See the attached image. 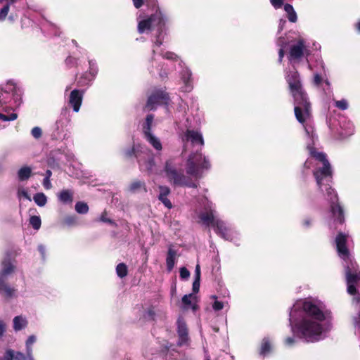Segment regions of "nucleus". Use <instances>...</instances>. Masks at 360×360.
<instances>
[{
	"mask_svg": "<svg viewBox=\"0 0 360 360\" xmlns=\"http://www.w3.org/2000/svg\"><path fill=\"white\" fill-rule=\"evenodd\" d=\"M177 333L181 342H186L188 340V328L186 322L183 319H179L177 321Z\"/></svg>",
	"mask_w": 360,
	"mask_h": 360,
	"instance_id": "obj_18",
	"label": "nucleus"
},
{
	"mask_svg": "<svg viewBox=\"0 0 360 360\" xmlns=\"http://www.w3.org/2000/svg\"><path fill=\"white\" fill-rule=\"evenodd\" d=\"M311 156L316 160L322 162L323 167H318L314 170V175L319 188L326 192L328 200L331 203V212L335 220L342 224L344 222L343 211L340 206L335 202L338 201V196L333 189L331 188L329 184L331 182L333 172L330 165L326 159V154L315 151L313 148L309 147Z\"/></svg>",
	"mask_w": 360,
	"mask_h": 360,
	"instance_id": "obj_2",
	"label": "nucleus"
},
{
	"mask_svg": "<svg viewBox=\"0 0 360 360\" xmlns=\"http://www.w3.org/2000/svg\"><path fill=\"white\" fill-rule=\"evenodd\" d=\"M107 212L104 211L100 217V221L102 222L108 223L109 224H115V222L106 217Z\"/></svg>",
	"mask_w": 360,
	"mask_h": 360,
	"instance_id": "obj_47",
	"label": "nucleus"
},
{
	"mask_svg": "<svg viewBox=\"0 0 360 360\" xmlns=\"http://www.w3.org/2000/svg\"><path fill=\"white\" fill-rule=\"evenodd\" d=\"M65 64L67 65V66H68L69 68H72L73 66H75L77 65V58L72 57V56H68L67 57V58L65 59Z\"/></svg>",
	"mask_w": 360,
	"mask_h": 360,
	"instance_id": "obj_44",
	"label": "nucleus"
},
{
	"mask_svg": "<svg viewBox=\"0 0 360 360\" xmlns=\"http://www.w3.org/2000/svg\"><path fill=\"white\" fill-rule=\"evenodd\" d=\"M354 326L356 328V331L357 333H360V314L358 317L354 318Z\"/></svg>",
	"mask_w": 360,
	"mask_h": 360,
	"instance_id": "obj_51",
	"label": "nucleus"
},
{
	"mask_svg": "<svg viewBox=\"0 0 360 360\" xmlns=\"http://www.w3.org/2000/svg\"><path fill=\"white\" fill-rule=\"evenodd\" d=\"M43 186L46 189H50L52 187L50 179L44 178L43 180Z\"/></svg>",
	"mask_w": 360,
	"mask_h": 360,
	"instance_id": "obj_56",
	"label": "nucleus"
},
{
	"mask_svg": "<svg viewBox=\"0 0 360 360\" xmlns=\"http://www.w3.org/2000/svg\"><path fill=\"white\" fill-rule=\"evenodd\" d=\"M129 191L131 193H136L141 190H143L145 192L147 191L146 183L143 181L134 180L129 186Z\"/></svg>",
	"mask_w": 360,
	"mask_h": 360,
	"instance_id": "obj_21",
	"label": "nucleus"
},
{
	"mask_svg": "<svg viewBox=\"0 0 360 360\" xmlns=\"http://www.w3.org/2000/svg\"><path fill=\"white\" fill-rule=\"evenodd\" d=\"M286 80L295 100V115L299 122L307 124L311 121V105L302 89L299 74L292 71L286 75Z\"/></svg>",
	"mask_w": 360,
	"mask_h": 360,
	"instance_id": "obj_4",
	"label": "nucleus"
},
{
	"mask_svg": "<svg viewBox=\"0 0 360 360\" xmlns=\"http://www.w3.org/2000/svg\"><path fill=\"white\" fill-rule=\"evenodd\" d=\"M195 280H200V266L197 264L195 269Z\"/></svg>",
	"mask_w": 360,
	"mask_h": 360,
	"instance_id": "obj_55",
	"label": "nucleus"
},
{
	"mask_svg": "<svg viewBox=\"0 0 360 360\" xmlns=\"http://www.w3.org/2000/svg\"><path fill=\"white\" fill-rule=\"evenodd\" d=\"M158 188L160 191L158 197H167L171 193V190L168 186H159Z\"/></svg>",
	"mask_w": 360,
	"mask_h": 360,
	"instance_id": "obj_36",
	"label": "nucleus"
},
{
	"mask_svg": "<svg viewBox=\"0 0 360 360\" xmlns=\"http://www.w3.org/2000/svg\"><path fill=\"white\" fill-rule=\"evenodd\" d=\"M11 4L10 1H8L6 5H4L0 10V21H4L6 19L10 9Z\"/></svg>",
	"mask_w": 360,
	"mask_h": 360,
	"instance_id": "obj_34",
	"label": "nucleus"
},
{
	"mask_svg": "<svg viewBox=\"0 0 360 360\" xmlns=\"http://www.w3.org/2000/svg\"><path fill=\"white\" fill-rule=\"evenodd\" d=\"M6 326L5 324V323L0 320V338H1L4 333L6 332Z\"/></svg>",
	"mask_w": 360,
	"mask_h": 360,
	"instance_id": "obj_53",
	"label": "nucleus"
},
{
	"mask_svg": "<svg viewBox=\"0 0 360 360\" xmlns=\"http://www.w3.org/2000/svg\"><path fill=\"white\" fill-rule=\"evenodd\" d=\"M154 120V115L153 114H148L146 120L143 124V133L146 136L151 133L152 124Z\"/></svg>",
	"mask_w": 360,
	"mask_h": 360,
	"instance_id": "obj_25",
	"label": "nucleus"
},
{
	"mask_svg": "<svg viewBox=\"0 0 360 360\" xmlns=\"http://www.w3.org/2000/svg\"><path fill=\"white\" fill-rule=\"evenodd\" d=\"M133 4L136 8H139L143 5V0H132Z\"/></svg>",
	"mask_w": 360,
	"mask_h": 360,
	"instance_id": "obj_57",
	"label": "nucleus"
},
{
	"mask_svg": "<svg viewBox=\"0 0 360 360\" xmlns=\"http://www.w3.org/2000/svg\"><path fill=\"white\" fill-rule=\"evenodd\" d=\"M18 195L19 198L22 196V197L25 198L26 199L31 200V198H30V195H28L27 191H25V189L18 190Z\"/></svg>",
	"mask_w": 360,
	"mask_h": 360,
	"instance_id": "obj_49",
	"label": "nucleus"
},
{
	"mask_svg": "<svg viewBox=\"0 0 360 360\" xmlns=\"http://www.w3.org/2000/svg\"><path fill=\"white\" fill-rule=\"evenodd\" d=\"M18 250H7L5 252L4 257L1 261V271L0 276L6 277L7 276L15 272L16 266L13 262H15V257L18 255Z\"/></svg>",
	"mask_w": 360,
	"mask_h": 360,
	"instance_id": "obj_8",
	"label": "nucleus"
},
{
	"mask_svg": "<svg viewBox=\"0 0 360 360\" xmlns=\"http://www.w3.org/2000/svg\"><path fill=\"white\" fill-rule=\"evenodd\" d=\"M306 51L304 41L300 39L297 44L291 46L290 50L289 60L292 62L294 60L300 58Z\"/></svg>",
	"mask_w": 360,
	"mask_h": 360,
	"instance_id": "obj_13",
	"label": "nucleus"
},
{
	"mask_svg": "<svg viewBox=\"0 0 360 360\" xmlns=\"http://www.w3.org/2000/svg\"><path fill=\"white\" fill-rule=\"evenodd\" d=\"M60 224L63 227L75 226L77 224V217L75 215H67L61 219Z\"/></svg>",
	"mask_w": 360,
	"mask_h": 360,
	"instance_id": "obj_23",
	"label": "nucleus"
},
{
	"mask_svg": "<svg viewBox=\"0 0 360 360\" xmlns=\"http://www.w3.org/2000/svg\"><path fill=\"white\" fill-rule=\"evenodd\" d=\"M195 299L196 296H195L193 293L184 295L181 299L184 308L188 309L192 304V300Z\"/></svg>",
	"mask_w": 360,
	"mask_h": 360,
	"instance_id": "obj_30",
	"label": "nucleus"
},
{
	"mask_svg": "<svg viewBox=\"0 0 360 360\" xmlns=\"http://www.w3.org/2000/svg\"><path fill=\"white\" fill-rule=\"evenodd\" d=\"M270 348H271V346H270L269 341L266 338H264L262 341V346H261V351H260L261 354H266V353H268L270 351Z\"/></svg>",
	"mask_w": 360,
	"mask_h": 360,
	"instance_id": "obj_35",
	"label": "nucleus"
},
{
	"mask_svg": "<svg viewBox=\"0 0 360 360\" xmlns=\"http://www.w3.org/2000/svg\"><path fill=\"white\" fill-rule=\"evenodd\" d=\"M75 210L79 214H86L89 211V206L86 202L79 201L75 204Z\"/></svg>",
	"mask_w": 360,
	"mask_h": 360,
	"instance_id": "obj_31",
	"label": "nucleus"
},
{
	"mask_svg": "<svg viewBox=\"0 0 360 360\" xmlns=\"http://www.w3.org/2000/svg\"><path fill=\"white\" fill-rule=\"evenodd\" d=\"M144 138L155 150H162V146L160 140L155 136L152 133L144 136Z\"/></svg>",
	"mask_w": 360,
	"mask_h": 360,
	"instance_id": "obj_22",
	"label": "nucleus"
},
{
	"mask_svg": "<svg viewBox=\"0 0 360 360\" xmlns=\"http://www.w3.org/2000/svg\"><path fill=\"white\" fill-rule=\"evenodd\" d=\"M36 341V338L34 335H30L26 341V352L27 353H32V345Z\"/></svg>",
	"mask_w": 360,
	"mask_h": 360,
	"instance_id": "obj_37",
	"label": "nucleus"
},
{
	"mask_svg": "<svg viewBox=\"0 0 360 360\" xmlns=\"http://www.w3.org/2000/svg\"><path fill=\"white\" fill-rule=\"evenodd\" d=\"M31 134L35 139H39L42 135L41 129L39 127H34L31 131Z\"/></svg>",
	"mask_w": 360,
	"mask_h": 360,
	"instance_id": "obj_43",
	"label": "nucleus"
},
{
	"mask_svg": "<svg viewBox=\"0 0 360 360\" xmlns=\"http://www.w3.org/2000/svg\"><path fill=\"white\" fill-rule=\"evenodd\" d=\"M116 273L120 278H124L128 274L127 266L124 263L118 264L116 266Z\"/></svg>",
	"mask_w": 360,
	"mask_h": 360,
	"instance_id": "obj_29",
	"label": "nucleus"
},
{
	"mask_svg": "<svg viewBox=\"0 0 360 360\" xmlns=\"http://www.w3.org/2000/svg\"><path fill=\"white\" fill-rule=\"evenodd\" d=\"M84 94V91L79 89H74L70 92L69 96V104L71 105L73 110L76 112H77L80 109Z\"/></svg>",
	"mask_w": 360,
	"mask_h": 360,
	"instance_id": "obj_12",
	"label": "nucleus"
},
{
	"mask_svg": "<svg viewBox=\"0 0 360 360\" xmlns=\"http://www.w3.org/2000/svg\"><path fill=\"white\" fill-rule=\"evenodd\" d=\"M139 164L140 166H145L146 169L148 172H151L153 171V169L155 166V160L153 157L148 158L147 160H146L143 163L141 162V160H138Z\"/></svg>",
	"mask_w": 360,
	"mask_h": 360,
	"instance_id": "obj_28",
	"label": "nucleus"
},
{
	"mask_svg": "<svg viewBox=\"0 0 360 360\" xmlns=\"http://www.w3.org/2000/svg\"><path fill=\"white\" fill-rule=\"evenodd\" d=\"M161 36H162V34H159V33H158L157 39H156V41L155 42V44L157 46H160L162 44V40L161 39Z\"/></svg>",
	"mask_w": 360,
	"mask_h": 360,
	"instance_id": "obj_59",
	"label": "nucleus"
},
{
	"mask_svg": "<svg viewBox=\"0 0 360 360\" xmlns=\"http://www.w3.org/2000/svg\"><path fill=\"white\" fill-rule=\"evenodd\" d=\"M0 360H14V351L11 349H7Z\"/></svg>",
	"mask_w": 360,
	"mask_h": 360,
	"instance_id": "obj_39",
	"label": "nucleus"
},
{
	"mask_svg": "<svg viewBox=\"0 0 360 360\" xmlns=\"http://www.w3.org/2000/svg\"><path fill=\"white\" fill-rule=\"evenodd\" d=\"M200 281V280H195L194 279L193 283V288H192L193 293H198L199 292Z\"/></svg>",
	"mask_w": 360,
	"mask_h": 360,
	"instance_id": "obj_48",
	"label": "nucleus"
},
{
	"mask_svg": "<svg viewBox=\"0 0 360 360\" xmlns=\"http://www.w3.org/2000/svg\"><path fill=\"white\" fill-rule=\"evenodd\" d=\"M58 200L64 204L72 203L73 201V192L68 189L62 190L58 195Z\"/></svg>",
	"mask_w": 360,
	"mask_h": 360,
	"instance_id": "obj_19",
	"label": "nucleus"
},
{
	"mask_svg": "<svg viewBox=\"0 0 360 360\" xmlns=\"http://www.w3.org/2000/svg\"><path fill=\"white\" fill-rule=\"evenodd\" d=\"M214 299H216L215 296L212 297ZM224 308V302L218 301L217 300H214V302L212 303V309L217 311L219 310H221Z\"/></svg>",
	"mask_w": 360,
	"mask_h": 360,
	"instance_id": "obj_41",
	"label": "nucleus"
},
{
	"mask_svg": "<svg viewBox=\"0 0 360 360\" xmlns=\"http://www.w3.org/2000/svg\"><path fill=\"white\" fill-rule=\"evenodd\" d=\"M169 101L168 93L162 89H156L148 96L146 107L149 110H155L156 105H167Z\"/></svg>",
	"mask_w": 360,
	"mask_h": 360,
	"instance_id": "obj_9",
	"label": "nucleus"
},
{
	"mask_svg": "<svg viewBox=\"0 0 360 360\" xmlns=\"http://www.w3.org/2000/svg\"><path fill=\"white\" fill-rule=\"evenodd\" d=\"M16 289L11 287L6 281V277L0 276V294L9 299L14 296Z\"/></svg>",
	"mask_w": 360,
	"mask_h": 360,
	"instance_id": "obj_14",
	"label": "nucleus"
},
{
	"mask_svg": "<svg viewBox=\"0 0 360 360\" xmlns=\"http://www.w3.org/2000/svg\"><path fill=\"white\" fill-rule=\"evenodd\" d=\"M347 236L340 233L335 239L337 250L339 256L346 262L345 274L347 284V292L350 295H357L354 300L360 302V272L358 271V266L354 262L346 247Z\"/></svg>",
	"mask_w": 360,
	"mask_h": 360,
	"instance_id": "obj_3",
	"label": "nucleus"
},
{
	"mask_svg": "<svg viewBox=\"0 0 360 360\" xmlns=\"http://www.w3.org/2000/svg\"><path fill=\"white\" fill-rule=\"evenodd\" d=\"M314 82L315 84H320V82H321V77L319 76V75L316 74L314 75Z\"/></svg>",
	"mask_w": 360,
	"mask_h": 360,
	"instance_id": "obj_62",
	"label": "nucleus"
},
{
	"mask_svg": "<svg viewBox=\"0 0 360 360\" xmlns=\"http://www.w3.org/2000/svg\"><path fill=\"white\" fill-rule=\"evenodd\" d=\"M147 314L152 320L155 319V312L153 309H148Z\"/></svg>",
	"mask_w": 360,
	"mask_h": 360,
	"instance_id": "obj_61",
	"label": "nucleus"
},
{
	"mask_svg": "<svg viewBox=\"0 0 360 360\" xmlns=\"http://www.w3.org/2000/svg\"><path fill=\"white\" fill-rule=\"evenodd\" d=\"M185 139L190 141L192 144H200V146L204 145V140L202 134L198 131L187 129L184 134Z\"/></svg>",
	"mask_w": 360,
	"mask_h": 360,
	"instance_id": "obj_15",
	"label": "nucleus"
},
{
	"mask_svg": "<svg viewBox=\"0 0 360 360\" xmlns=\"http://www.w3.org/2000/svg\"><path fill=\"white\" fill-rule=\"evenodd\" d=\"M124 157L127 159L131 158L132 157H138L137 151L134 146L132 147L124 150L123 153Z\"/></svg>",
	"mask_w": 360,
	"mask_h": 360,
	"instance_id": "obj_33",
	"label": "nucleus"
},
{
	"mask_svg": "<svg viewBox=\"0 0 360 360\" xmlns=\"http://www.w3.org/2000/svg\"><path fill=\"white\" fill-rule=\"evenodd\" d=\"M14 359L15 360H27L28 355L23 354L20 352H14Z\"/></svg>",
	"mask_w": 360,
	"mask_h": 360,
	"instance_id": "obj_45",
	"label": "nucleus"
},
{
	"mask_svg": "<svg viewBox=\"0 0 360 360\" xmlns=\"http://www.w3.org/2000/svg\"><path fill=\"white\" fill-rule=\"evenodd\" d=\"M327 318L320 304L309 300L297 301L290 314L292 330L311 342L324 338L329 329Z\"/></svg>",
	"mask_w": 360,
	"mask_h": 360,
	"instance_id": "obj_1",
	"label": "nucleus"
},
{
	"mask_svg": "<svg viewBox=\"0 0 360 360\" xmlns=\"http://www.w3.org/2000/svg\"><path fill=\"white\" fill-rule=\"evenodd\" d=\"M27 325V321L20 316H17L13 319V328L15 330H20Z\"/></svg>",
	"mask_w": 360,
	"mask_h": 360,
	"instance_id": "obj_26",
	"label": "nucleus"
},
{
	"mask_svg": "<svg viewBox=\"0 0 360 360\" xmlns=\"http://www.w3.org/2000/svg\"><path fill=\"white\" fill-rule=\"evenodd\" d=\"M33 200L34 202L39 207L44 206L47 202V198L43 193H37L34 197Z\"/></svg>",
	"mask_w": 360,
	"mask_h": 360,
	"instance_id": "obj_27",
	"label": "nucleus"
},
{
	"mask_svg": "<svg viewBox=\"0 0 360 360\" xmlns=\"http://www.w3.org/2000/svg\"><path fill=\"white\" fill-rule=\"evenodd\" d=\"M149 18L153 25V29H156L159 34H162L166 30L167 18L158 6H156L155 13L149 15Z\"/></svg>",
	"mask_w": 360,
	"mask_h": 360,
	"instance_id": "obj_10",
	"label": "nucleus"
},
{
	"mask_svg": "<svg viewBox=\"0 0 360 360\" xmlns=\"http://www.w3.org/2000/svg\"><path fill=\"white\" fill-rule=\"evenodd\" d=\"M304 129H305V131H306V132H307V134L308 135H310V134H311V136L313 138L314 135H313V129H312V128L308 127L307 126H304Z\"/></svg>",
	"mask_w": 360,
	"mask_h": 360,
	"instance_id": "obj_63",
	"label": "nucleus"
},
{
	"mask_svg": "<svg viewBox=\"0 0 360 360\" xmlns=\"http://www.w3.org/2000/svg\"><path fill=\"white\" fill-rule=\"evenodd\" d=\"M18 117V114L13 112L10 115H4L0 112V120L3 121H13L16 120Z\"/></svg>",
	"mask_w": 360,
	"mask_h": 360,
	"instance_id": "obj_38",
	"label": "nucleus"
},
{
	"mask_svg": "<svg viewBox=\"0 0 360 360\" xmlns=\"http://www.w3.org/2000/svg\"><path fill=\"white\" fill-rule=\"evenodd\" d=\"M210 167L208 161L205 157L200 153H192L186 162V173L193 177L200 178L203 169H207Z\"/></svg>",
	"mask_w": 360,
	"mask_h": 360,
	"instance_id": "obj_6",
	"label": "nucleus"
},
{
	"mask_svg": "<svg viewBox=\"0 0 360 360\" xmlns=\"http://www.w3.org/2000/svg\"><path fill=\"white\" fill-rule=\"evenodd\" d=\"M198 218L199 223L204 225L206 228L212 227L217 235L222 238H225L224 222L218 219L212 211L200 212L198 214Z\"/></svg>",
	"mask_w": 360,
	"mask_h": 360,
	"instance_id": "obj_7",
	"label": "nucleus"
},
{
	"mask_svg": "<svg viewBox=\"0 0 360 360\" xmlns=\"http://www.w3.org/2000/svg\"><path fill=\"white\" fill-rule=\"evenodd\" d=\"M294 342V339L292 338H288L285 339V344L288 345H291Z\"/></svg>",
	"mask_w": 360,
	"mask_h": 360,
	"instance_id": "obj_64",
	"label": "nucleus"
},
{
	"mask_svg": "<svg viewBox=\"0 0 360 360\" xmlns=\"http://www.w3.org/2000/svg\"><path fill=\"white\" fill-rule=\"evenodd\" d=\"M10 91L12 93V96L15 101L18 99L20 95L18 94V90L15 86L11 85L8 90H4L0 88V103L1 105L6 104L8 102V96H10Z\"/></svg>",
	"mask_w": 360,
	"mask_h": 360,
	"instance_id": "obj_16",
	"label": "nucleus"
},
{
	"mask_svg": "<svg viewBox=\"0 0 360 360\" xmlns=\"http://www.w3.org/2000/svg\"><path fill=\"white\" fill-rule=\"evenodd\" d=\"M172 245L169 247L166 257V266L168 271H171L174 269L177 255L176 250L172 249Z\"/></svg>",
	"mask_w": 360,
	"mask_h": 360,
	"instance_id": "obj_17",
	"label": "nucleus"
},
{
	"mask_svg": "<svg viewBox=\"0 0 360 360\" xmlns=\"http://www.w3.org/2000/svg\"><path fill=\"white\" fill-rule=\"evenodd\" d=\"M180 278L183 280H187L190 277V271L186 267H181L179 270Z\"/></svg>",
	"mask_w": 360,
	"mask_h": 360,
	"instance_id": "obj_40",
	"label": "nucleus"
},
{
	"mask_svg": "<svg viewBox=\"0 0 360 360\" xmlns=\"http://www.w3.org/2000/svg\"><path fill=\"white\" fill-rule=\"evenodd\" d=\"M288 20L292 22H295L297 21V14L295 11H292L290 13H288Z\"/></svg>",
	"mask_w": 360,
	"mask_h": 360,
	"instance_id": "obj_54",
	"label": "nucleus"
},
{
	"mask_svg": "<svg viewBox=\"0 0 360 360\" xmlns=\"http://www.w3.org/2000/svg\"><path fill=\"white\" fill-rule=\"evenodd\" d=\"M32 175V169L28 166L22 167L18 172L19 181H24L27 180Z\"/></svg>",
	"mask_w": 360,
	"mask_h": 360,
	"instance_id": "obj_24",
	"label": "nucleus"
},
{
	"mask_svg": "<svg viewBox=\"0 0 360 360\" xmlns=\"http://www.w3.org/2000/svg\"><path fill=\"white\" fill-rule=\"evenodd\" d=\"M270 1L275 8H281L283 3V0H270Z\"/></svg>",
	"mask_w": 360,
	"mask_h": 360,
	"instance_id": "obj_50",
	"label": "nucleus"
},
{
	"mask_svg": "<svg viewBox=\"0 0 360 360\" xmlns=\"http://www.w3.org/2000/svg\"><path fill=\"white\" fill-rule=\"evenodd\" d=\"M29 222L32 228L35 230H39L41 227V221L40 217L39 216L34 215L30 217Z\"/></svg>",
	"mask_w": 360,
	"mask_h": 360,
	"instance_id": "obj_32",
	"label": "nucleus"
},
{
	"mask_svg": "<svg viewBox=\"0 0 360 360\" xmlns=\"http://www.w3.org/2000/svg\"><path fill=\"white\" fill-rule=\"evenodd\" d=\"M137 30L139 34H143L146 31H151L153 30L149 16L139 22Z\"/></svg>",
	"mask_w": 360,
	"mask_h": 360,
	"instance_id": "obj_20",
	"label": "nucleus"
},
{
	"mask_svg": "<svg viewBox=\"0 0 360 360\" xmlns=\"http://www.w3.org/2000/svg\"><path fill=\"white\" fill-rule=\"evenodd\" d=\"M284 10L288 14V13H290L291 12L294 11V8L293 7L290 5V4H285L284 6Z\"/></svg>",
	"mask_w": 360,
	"mask_h": 360,
	"instance_id": "obj_58",
	"label": "nucleus"
},
{
	"mask_svg": "<svg viewBox=\"0 0 360 360\" xmlns=\"http://www.w3.org/2000/svg\"><path fill=\"white\" fill-rule=\"evenodd\" d=\"M163 57L166 59L174 60L176 59V56L172 52L167 51L164 54Z\"/></svg>",
	"mask_w": 360,
	"mask_h": 360,
	"instance_id": "obj_52",
	"label": "nucleus"
},
{
	"mask_svg": "<svg viewBox=\"0 0 360 360\" xmlns=\"http://www.w3.org/2000/svg\"><path fill=\"white\" fill-rule=\"evenodd\" d=\"M165 171L169 180L174 186L197 188V184L193 183L191 178L184 174L181 171H178L170 160L165 162Z\"/></svg>",
	"mask_w": 360,
	"mask_h": 360,
	"instance_id": "obj_5",
	"label": "nucleus"
},
{
	"mask_svg": "<svg viewBox=\"0 0 360 360\" xmlns=\"http://www.w3.org/2000/svg\"><path fill=\"white\" fill-rule=\"evenodd\" d=\"M89 71L83 73L77 79V84L78 86L83 87L89 86L90 83L94 80L97 71L94 69V63L91 60L89 61Z\"/></svg>",
	"mask_w": 360,
	"mask_h": 360,
	"instance_id": "obj_11",
	"label": "nucleus"
},
{
	"mask_svg": "<svg viewBox=\"0 0 360 360\" xmlns=\"http://www.w3.org/2000/svg\"><path fill=\"white\" fill-rule=\"evenodd\" d=\"M335 106L340 110H346L348 108V103L346 100L342 99L335 101Z\"/></svg>",
	"mask_w": 360,
	"mask_h": 360,
	"instance_id": "obj_42",
	"label": "nucleus"
},
{
	"mask_svg": "<svg viewBox=\"0 0 360 360\" xmlns=\"http://www.w3.org/2000/svg\"><path fill=\"white\" fill-rule=\"evenodd\" d=\"M284 54H285L284 48L281 47L278 52V60L280 63L283 60Z\"/></svg>",
	"mask_w": 360,
	"mask_h": 360,
	"instance_id": "obj_60",
	"label": "nucleus"
},
{
	"mask_svg": "<svg viewBox=\"0 0 360 360\" xmlns=\"http://www.w3.org/2000/svg\"><path fill=\"white\" fill-rule=\"evenodd\" d=\"M158 199L168 209H171L172 207V204L171 201L167 198V197H158Z\"/></svg>",
	"mask_w": 360,
	"mask_h": 360,
	"instance_id": "obj_46",
	"label": "nucleus"
}]
</instances>
